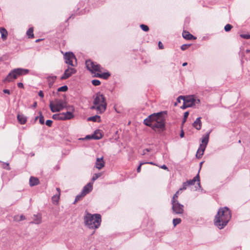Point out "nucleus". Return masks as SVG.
Here are the masks:
<instances>
[{
	"instance_id": "nucleus-53",
	"label": "nucleus",
	"mask_w": 250,
	"mask_h": 250,
	"mask_svg": "<svg viewBox=\"0 0 250 250\" xmlns=\"http://www.w3.org/2000/svg\"><path fill=\"white\" fill-rule=\"evenodd\" d=\"M20 220L19 221H21V220H23L25 219V216L23 215H21L20 217Z\"/></svg>"
},
{
	"instance_id": "nucleus-42",
	"label": "nucleus",
	"mask_w": 250,
	"mask_h": 250,
	"mask_svg": "<svg viewBox=\"0 0 250 250\" xmlns=\"http://www.w3.org/2000/svg\"><path fill=\"white\" fill-rule=\"evenodd\" d=\"M188 107H190L189 106V104H187L185 102L183 101V105L181 106V108L182 109H186Z\"/></svg>"
},
{
	"instance_id": "nucleus-28",
	"label": "nucleus",
	"mask_w": 250,
	"mask_h": 250,
	"mask_svg": "<svg viewBox=\"0 0 250 250\" xmlns=\"http://www.w3.org/2000/svg\"><path fill=\"white\" fill-rule=\"evenodd\" d=\"M68 89L66 85H63L57 89V92H66Z\"/></svg>"
},
{
	"instance_id": "nucleus-36",
	"label": "nucleus",
	"mask_w": 250,
	"mask_h": 250,
	"mask_svg": "<svg viewBox=\"0 0 250 250\" xmlns=\"http://www.w3.org/2000/svg\"><path fill=\"white\" fill-rule=\"evenodd\" d=\"M59 120H66V118L64 116L63 113H59Z\"/></svg>"
},
{
	"instance_id": "nucleus-56",
	"label": "nucleus",
	"mask_w": 250,
	"mask_h": 250,
	"mask_svg": "<svg viewBox=\"0 0 250 250\" xmlns=\"http://www.w3.org/2000/svg\"><path fill=\"white\" fill-rule=\"evenodd\" d=\"M203 163H204V162H201L200 163V164H199V166H200V169H201V167H202V165H203Z\"/></svg>"
},
{
	"instance_id": "nucleus-49",
	"label": "nucleus",
	"mask_w": 250,
	"mask_h": 250,
	"mask_svg": "<svg viewBox=\"0 0 250 250\" xmlns=\"http://www.w3.org/2000/svg\"><path fill=\"white\" fill-rule=\"evenodd\" d=\"M161 168H162V169H165V170H168V169L167 167L165 165H163V166H162L161 167Z\"/></svg>"
},
{
	"instance_id": "nucleus-25",
	"label": "nucleus",
	"mask_w": 250,
	"mask_h": 250,
	"mask_svg": "<svg viewBox=\"0 0 250 250\" xmlns=\"http://www.w3.org/2000/svg\"><path fill=\"white\" fill-rule=\"evenodd\" d=\"M56 77L54 76L48 77V84L50 87H51L52 85H53L54 82L55 80H56Z\"/></svg>"
},
{
	"instance_id": "nucleus-33",
	"label": "nucleus",
	"mask_w": 250,
	"mask_h": 250,
	"mask_svg": "<svg viewBox=\"0 0 250 250\" xmlns=\"http://www.w3.org/2000/svg\"><path fill=\"white\" fill-rule=\"evenodd\" d=\"M140 27L143 31H144L145 32H147L149 30V27L146 25L143 24H141Z\"/></svg>"
},
{
	"instance_id": "nucleus-52",
	"label": "nucleus",
	"mask_w": 250,
	"mask_h": 250,
	"mask_svg": "<svg viewBox=\"0 0 250 250\" xmlns=\"http://www.w3.org/2000/svg\"><path fill=\"white\" fill-rule=\"evenodd\" d=\"M3 92L5 94H10V90L9 89H4Z\"/></svg>"
},
{
	"instance_id": "nucleus-19",
	"label": "nucleus",
	"mask_w": 250,
	"mask_h": 250,
	"mask_svg": "<svg viewBox=\"0 0 250 250\" xmlns=\"http://www.w3.org/2000/svg\"><path fill=\"white\" fill-rule=\"evenodd\" d=\"M183 37L187 40L195 39L196 37L190 34L188 31H184L182 33Z\"/></svg>"
},
{
	"instance_id": "nucleus-55",
	"label": "nucleus",
	"mask_w": 250,
	"mask_h": 250,
	"mask_svg": "<svg viewBox=\"0 0 250 250\" xmlns=\"http://www.w3.org/2000/svg\"><path fill=\"white\" fill-rule=\"evenodd\" d=\"M37 105V104L36 102H35L32 105V107L35 108Z\"/></svg>"
},
{
	"instance_id": "nucleus-18",
	"label": "nucleus",
	"mask_w": 250,
	"mask_h": 250,
	"mask_svg": "<svg viewBox=\"0 0 250 250\" xmlns=\"http://www.w3.org/2000/svg\"><path fill=\"white\" fill-rule=\"evenodd\" d=\"M92 139L99 140L102 138V135L100 130H96L91 136Z\"/></svg>"
},
{
	"instance_id": "nucleus-61",
	"label": "nucleus",
	"mask_w": 250,
	"mask_h": 250,
	"mask_svg": "<svg viewBox=\"0 0 250 250\" xmlns=\"http://www.w3.org/2000/svg\"><path fill=\"white\" fill-rule=\"evenodd\" d=\"M41 40H40V39H38V40H37L36 41V42H40Z\"/></svg>"
},
{
	"instance_id": "nucleus-44",
	"label": "nucleus",
	"mask_w": 250,
	"mask_h": 250,
	"mask_svg": "<svg viewBox=\"0 0 250 250\" xmlns=\"http://www.w3.org/2000/svg\"><path fill=\"white\" fill-rule=\"evenodd\" d=\"M184 96L181 95L177 99V103H180L181 100L184 101Z\"/></svg>"
},
{
	"instance_id": "nucleus-2",
	"label": "nucleus",
	"mask_w": 250,
	"mask_h": 250,
	"mask_svg": "<svg viewBox=\"0 0 250 250\" xmlns=\"http://www.w3.org/2000/svg\"><path fill=\"white\" fill-rule=\"evenodd\" d=\"M231 217V212L228 208H221L215 216L214 225L219 229H222L227 225Z\"/></svg>"
},
{
	"instance_id": "nucleus-3",
	"label": "nucleus",
	"mask_w": 250,
	"mask_h": 250,
	"mask_svg": "<svg viewBox=\"0 0 250 250\" xmlns=\"http://www.w3.org/2000/svg\"><path fill=\"white\" fill-rule=\"evenodd\" d=\"M85 64L87 69L92 74H94V76L96 77L106 80L110 76V74L108 72L102 73L101 65L90 60L86 61Z\"/></svg>"
},
{
	"instance_id": "nucleus-48",
	"label": "nucleus",
	"mask_w": 250,
	"mask_h": 250,
	"mask_svg": "<svg viewBox=\"0 0 250 250\" xmlns=\"http://www.w3.org/2000/svg\"><path fill=\"white\" fill-rule=\"evenodd\" d=\"M158 46L160 49H163L164 46L162 43L161 42H159L158 43Z\"/></svg>"
},
{
	"instance_id": "nucleus-43",
	"label": "nucleus",
	"mask_w": 250,
	"mask_h": 250,
	"mask_svg": "<svg viewBox=\"0 0 250 250\" xmlns=\"http://www.w3.org/2000/svg\"><path fill=\"white\" fill-rule=\"evenodd\" d=\"M179 191H177L175 194L174 195L172 200H171V202L173 201H177L176 200V198H177L178 197V194H179Z\"/></svg>"
},
{
	"instance_id": "nucleus-17",
	"label": "nucleus",
	"mask_w": 250,
	"mask_h": 250,
	"mask_svg": "<svg viewBox=\"0 0 250 250\" xmlns=\"http://www.w3.org/2000/svg\"><path fill=\"white\" fill-rule=\"evenodd\" d=\"M17 119L21 125L25 124L27 121V118L23 114H18Z\"/></svg>"
},
{
	"instance_id": "nucleus-38",
	"label": "nucleus",
	"mask_w": 250,
	"mask_h": 250,
	"mask_svg": "<svg viewBox=\"0 0 250 250\" xmlns=\"http://www.w3.org/2000/svg\"><path fill=\"white\" fill-rule=\"evenodd\" d=\"M241 38L245 39H249L250 38V35L248 34H241L240 35Z\"/></svg>"
},
{
	"instance_id": "nucleus-35",
	"label": "nucleus",
	"mask_w": 250,
	"mask_h": 250,
	"mask_svg": "<svg viewBox=\"0 0 250 250\" xmlns=\"http://www.w3.org/2000/svg\"><path fill=\"white\" fill-rule=\"evenodd\" d=\"M92 83L95 86H98L100 84L101 82L99 80H93L92 81Z\"/></svg>"
},
{
	"instance_id": "nucleus-6",
	"label": "nucleus",
	"mask_w": 250,
	"mask_h": 250,
	"mask_svg": "<svg viewBox=\"0 0 250 250\" xmlns=\"http://www.w3.org/2000/svg\"><path fill=\"white\" fill-rule=\"evenodd\" d=\"M93 104L94 105L91 107V109H96L98 113H103L106 107V103L104 95H97L95 98Z\"/></svg>"
},
{
	"instance_id": "nucleus-31",
	"label": "nucleus",
	"mask_w": 250,
	"mask_h": 250,
	"mask_svg": "<svg viewBox=\"0 0 250 250\" xmlns=\"http://www.w3.org/2000/svg\"><path fill=\"white\" fill-rule=\"evenodd\" d=\"M102 175V172L94 174L92 178V181H94L96 180L98 178L100 177Z\"/></svg>"
},
{
	"instance_id": "nucleus-50",
	"label": "nucleus",
	"mask_w": 250,
	"mask_h": 250,
	"mask_svg": "<svg viewBox=\"0 0 250 250\" xmlns=\"http://www.w3.org/2000/svg\"><path fill=\"white\" fill-rule=\"evenodd\" d=\"M184 135H185L184 132L183 130H182L181 131V133L180 134V137H181V138L184 137Z\"/></svg>"
},
{
	"instance_id": "nucleus-39",
	"label": "nucleus",
	"mask_w": 250,
	"mask_h": 250,
	"mask_svg": "<svg viewBox=\"0 0 250 250\" xmlns=\"http://www.w3.org/2000/svg\"><path fill=\"white\" fill-rule=\"evenodd\" d=\"M188 186V184H187V182H184L183 184L182 188H180L179 190H185L187 188Z\"/></svg>"
},
{
	"instance_id": "nucleus-59",
	"label": "nucleus",
	"mask_w": 250,
	"mask_h": 250,
	"mask_svg": "<svg viewBox=\"0 0 250 250\" xmlns=\"http://www.w3.org/2000/svg\"><path fill=\"white\" fill-rule=\"evenodd\" d=\"M38 94H43V92L42 90H40L38 92Z\"/></svg>"
},
{
	"instance_id": "nucleus-63",
	"label": "nucleus",
	"mask_w": 250,
	"mask_h": 250,
	"mask_svg": "<svg viewBox=\"0 0 250 250\" xmlns=\"http://www.w3.org/2000/svg\"><path fill=\"white\" fill-rule=\"evenodd\" d=\"M246 52H247V53H250V50H248V49H247V50H246Z\"/></svg>"
},
{
	"instance_id": "nucleus-15",
	"label": "nucleus",
	"mask_w": 250,
	"mask_h": 250,
	"mask_svg": "<svg viewBox=\"0 0 250 250\" xmlns=\"http://www.w3.org/2000/svg\"><path fill=\"white\" fill-rule=\"evenodd\" d=\"M104 166V162L103 161V157L97 158L96 162L95 167L99 169H102Z\"/></svg>"
},
{
	"instance_id": "nucleus-27",
	"label": "nucleus",
	"mask_w": 250,
	"mask_h": 250,
	"mask_svg": "<svg viewBox=\"0 0 250 250\" xmlns=\"http://www.w3.org/2000/svg\"><path fill=\"white\" fill-rule=\"evenodd\" d=\"M85 196V195L83 194V192H81V193L80 194L76 196L74 204H75L76 202L82 200V198L84 197Z\"/></svg>"
},
{
	"instance_id": "nucleus-22",
	"label": "nucleus",
	"mask_w": 250,
	"mask_h": 250,
	"mask_svg": "<svg viewBox=\"0 0 250 250\" xmlns=\"http://www.w3.org/2000/svg\"><path fill=\"white\" fill-rule=\"evenodd\" d=\"M87 121L99 122L100 121V117L98 115L90 117L87 118Z\"/></svg>"
},
{
	"instance_id": "nucleus-10",
	"label": "nucleus",
	"mask_w": 250,
	"mask_h": 250,
	"mask_svg": "<svg viewBox=\"0 0 250 250\" xmlns=\"http://www.w3.org/2000/svg\"><path fill=\"white\" fill-rule=\"evenodd\" d=\"M64 58L66 63L71 66L75 65L73 62V60H75L76 61V59L75 55L72 52H66L64 55Z\"/></svg>"
},
{
	"instance_id": "nucleus-11",
	"label": "nucleus",
	"mask_w": 250,
	"mask_h": 250,
	"mask_svg": "<svg viewBox=\"0 0 250 250\" xmlns=\"http://www.w3.org/2000/svg\"><path fill=\"white\" fill-rule=\"evenodd\" d=\"M76 72L77 71L75 68L68 67V68L65 70L63 75L61 77V79H66L70 77L72 74L76 73Z\"/></svg>"
},
{
	"instance_id": "nucleus-37",
	"label": "nucleus",
	"mask_w": 250,
	"mask_h": 250,
	"mask_svg": "<svg viewBox=\"0 0 250 250\" xmlns=\"http://www.w3.org/2000/svg\"><path fill=\"white\" fill-rule=\"evenodd\" d=\"M190 46V44H183L181 46V50H186L187 49H188V47H189Z\"/></svg>"
},
{
	"instance_id": "nucleus-4",
	"label": "nucleus",
	"mask_w": 250,
	"mask_h": 250,
	"mask_svg": "<svg viewBox=\"0 0 250 250\" xmlns=\"http://www.w3.org/2000/svg\"><path fill=\"white\" fill-rule=\"evenodd\" d=\"M101 221V216L100 214L92 215L89 213H87L84 217L85 225L89 229H97L100 226Z\"/></svg>"
},
{
	"instance_id": "nucleus-60",
	"label": "nucleus",
	"mask_w": 250,
	"mask_h": 250,
	"mask_svg": "<svg viewBox=\"0 0 250 250\" xmlns=\"http://www.w3.org/2000/svg\"><path fill=\"white\" fill-rule=\"evenodd\" d=\"M41 98H43L44 95H39Z\"/></svg>"
},
{
	"instance_id": "nucleus-16",
	"label": "nucleus",
	"mask_w": 250,
	"mask_h": 250,
	"mask_svg": "<svg viewBox=\"0 0 250 250\" xmlns=\"http://www.w3.org/2000/svg\"><path fill=\"white\" fill-rule=\"evenodd\" d=\"M201 117L197 118L192 124L193 126L197 130H200L201 129L202 123L201 122Z\"/></svg>"
},
{
	"instance_id": "nucleus-34",
	"label": "nucleus",
	"mask_w": 250,
	"mask_h": 250,
	"mask_svg": "<svg viewBox=\"0 0 250 250\" xmlns=\"http://www.w3.org/2000/svg\"><path fill=\"white\" fill-rule=\"evenodd\" d=\"M232 28V26L231 25L229 24H227V25H225L224 29L225 31L229 32L231 29Z\"/></svg>"
},
{
	"instance_id": "nucleus-29",
	"label": "nucleus",
	"mask_w": 250,
	"mask_h": 250,
	"mask_svg": "<svg viewBox=\"0 0 250 250\" xmlns=\"http://www.w3.org/2000/svg\"><path fill=\"white\" fill-rule=\"evenodd\" d=\"M39 118V122L41 125H43L44 124V119L43 116L42 115V113H40V115L39 117H36L35 118V120H37L38 118Z\"/></svg>"
},
{
	"instance_id": "nucleus-62",
	"label": "nucleus",
	"mask_w": 250,
	"mask_h": 250,
	"mask_svg": "<svg viewBox=\"0 0 250 250\" xmlns=\"http://www.w3.org/2000/svg\"><path fill=\"white\" fill-rule=\"evenodd\" d=\"M144 151H146V152H148L149 150L148 149L146 148V149H145Z\"/></svg>"
},
{
	"instance_id": "nucleus-7",
	"label": "nucleus",
	"mask_w": 250,
	"mask_h": 250,
	"mask_svg": "<svg viewBox=\"0 0 250 250\" xmlns=\"http://www.w3.org/2000/svg\"><path fill=\"white\" fill-rule=\"evenodd\" d=\"M67 104L64 96L63 99L57 98L53 101H50L49 107L52 112H57L67 107Z\"/></svg>"
},
{
	"instance_id": "nucleus-30",
	"label": "nucleus",
	"mask_w": 250,
	"mask_h": 250,
	"mask_svg": "<svg viewBox=\"0 0 250 250\" xmlns=\"http://www.w3.org/2000/svg\"><path fill=\"white\" fill-rule=\"evenodd\" d=\"M34 216L36 218L34 221V223L39 224L41 222V216L40 215H35Z\"/></svg>"
},
{
	"instance_id": "nucleus-54",
	"label": "nucleus",
	"mask_w": 250,
	"mask_h": 250,
	"mask_svg": "<svg viewBox=\"0 0 250 250\" xmlns=\"http://www.w3.org/2000/svg\"><path fill=\"white\" fill-rule=\"evenodd\" d=\"M91 136V135H87L85 137V139H92V138Z\"/></svg>"
},
{
	"instance_id": "nucleus-46",
	"label": "nucleus",
	"mask_w": 250,
	"mask_h": 250,
	"mask_svg": "<svg viewBox=\"0 0 250 250\" xmlns=\"http://www.w3.org/2000/svg\"><path fill=\"white\" fill-rule=\"evenodd\" d=\"M52 118L54 120H59V114H54L52 116Z\"/></svg>"
},
{
	"instance_id": "nucleus-9",
	"label": "nucleus",
	"mask_w": 250,
	"mask_h": 250,
	"mask_svg": "<svg viewBox=\"0 0 250 250\" xmlns=\"http://www.w3.org/2000/svg\"><path fill=\"white\" fill-rule=\"evenodd\" d=\"M171 204L173 213L175 214H182L183 213L184 206L179 203L178 201H173Z\"/></svg>"
},
{
	"instance_id": "nucleus-23",
	"label": "nucleus",
	"mask_w": 250,
	"mask_h": 250,
	"mask_svg": "<svg viewBox=\"0 0 250 250\" xmlns=\"http://www.w3.org/2000/svg\"><path fill=\"white\" fill-rule=\"evenodd\" d=\"M63 113L64 114V116L66 118V120H70L74 117V115L71 111H67Z\"/></svg>"
},
{
	"instance_id": "nucleus-40",
	"label": "nucleus",
	"mask_w": 250,
	"mask_h": 250,
	"mask_svg": "<svg viewBox=\"0 0 250 250\" xmlns=\"http://www.w3.org/2000/svg\"><path fill=\"white\" fill-rule=\"evenodd\" d=\"M188 115H189V113L188 111L184 113L183 121V123L186 122L187 118H188Z\"/></svg>"
},
{
	"instance_id": "nucleus-1",
	"label": "nucleus",
	"mask_w": 250,
	"mask_h": 250,
	"mask_svg": "<svg viewBox=\"0 0 250 250\" xmlns=\"http://www.w3.org/2000/svg\"><path fill=\"white\" fill-rule=\"evenodd\" d=\"M164 114H166V112L161 111L152 114L144 120V124L150 127L153 130L160 129L164 130L165 128Z\"/></svg>"
},
{
	"instance_id": "nucleus-13",
	"label": "nucleus",
	"mask_w": 250,
	"mask_h": 250,
	"mask_svg": "<svg viewBox=\"0 0 250 250\" xmlns=\"http://www.w3.org/2000/svg\"><path fill=\"white\" fill-rule=\"evenodd\" d=\"M92 188L93 184L91 183H89L83 187L82 192H83V194L86 195L92 191Z\"/></svg>"
},
{
	"instance_id": "nucleus-58",
	"label": "nucleus",
	"mask_w": 250,
	"mask_h": 250,
	"mask_svg": "<svg viewBox=\"0 0 250 250\" xmlns=\"http://www.w3.org/2000/svg\"><path fill=\"white\" fill-rule=\"evenodd\" d=\"M188 65V63H187V62H184V63H183V64H182V65H183V66H186V65Z\"/></svg>"
},
{
	"instance_id": "nucleus-45",
	"label": "nucleus",
	"mask_w": 250,
	"mask_h": 250,
	"mask_svg": "<svg viewBox=\"0 0 250 250\" xmlns=\"http://www.w3.org/2000/svg\"><path fill=\"white\" fill-rule=\"evenodd\" d=\"M3 168L7 169V170H10V168L9 167V164L8 163H6V164H3Z\"/></svg>"
},
{
	"instance_id": "nucleus-64",
	"label": "nucleus",
	"mask_w": 250,
	"mask_h": 250,
	"mask_svg": "<svg viewBox=\"0 0 250 250\" xmlns=\"http://www.w3.org/2000/svg\"><path fill=\"white\" fill-rule=\"evenodd\" d=\"M145 153H146V151H144V150L143 155L145 154Z\"/></svg>"
},
{
	"instance_id": "nucleus-47",
	"label": "nucleus",
	"mask_w": 250,
	"mask_h": 250,
	"mask_svg": "<svg viewBox=\"0 0 250 250\" xmlns=\"http://www.w3.org/2000/svg\"><path fill=\"white\" fill-rule=\"evenodd\" d=\"M144 164H145L144 163H140V165L138 166V167H137V171L138 172H140L141 168V166H142V165H143Z\"/></svg>"
},
{
	"instance_id": "nucleus-5",
	"label": "nucleus",
	"mask_w": 250,
	"mask_h": 250,
	"mask_svg": "<svg viewBox=\"0 0 250 250\" xmlns=\"http://www.w3.org/2000/svg\"><path fill=\"white\" fill-rule=\"evenodd\" d=\"M29 70L27 69L21 68H15L12 70L6 77L2 80L4 83H7L13 82L19 76L27 74L29 73Z\"/></svg>"
},
{
	"instance_id": "nucleus-24",
	"label": "nucleus",
	"mask_w": 250,
	"mask_h": 250,
	"mask_svg": "<svg viewBox=\"0 0 250 250\" xmlns=\"http://www.w3.org/2000/svg\"><path fill=\"white\" fill-rule=\"evenodd\" d=\"M26 35L28 36V38L29 39L33 38L34 37L33 27H31L28 29L26 32Z\"/></svg>"
},
{
	"instance_id": "nucleus-12",
	"label": "nucleus",
	"mask_w": 250,
	"mask_h": 250,
	"mask_svg": "<svg viewBox=\"0 0 250 250\" xmlns=\"http://www.w3.org/2000/svg\"><path fill=\"white\" fill-rule=\"evenodd\" d=\"M193 95H189L188 96H184V101L188 104L189 106H192L195 104V100L193 97Z\"/></svg>"
},
{
	"instance_id": "nucleus-21",
	"label": "nucleus",
	"mask_w": 250,
	"mask_h": 250,
	"mask_svg": "<svg viewBox=\"0 0 250 250\" xmlns=\"http://www.w3.org/2000/svg\"><path fill=\"white\" fill-rule=\"evenodd\" d=\"M0 32L1 33V39L3 41H5L8 36V32L4 27H0Z\"/></svg>"
},
{
	"instance_id": "nucleus-8",
	"label": "nucleus",
	"mask_w": 250,
	"mask_h": 250,
	"mask_svg": "<svg viewBox=\"0 0 250 250\" xmlns=\"http://www.w3.org/2000/svg\"><path fill=\"white\" fill-rule=\"evenodd\" d=\"M208 140H209V134H208L203 136L202 140V144H200V147L198 148V149L197 151V153H196V156L197 158L199 159L202 157V156L204 154V152L206 149V146L208 142Z\"/></svg>"
},
{
	"instance_id": "nucleus-41",
	"label": "nucleus",
	"mask_w": 250,
	"mask_h": 250,
	"mask_svg": "<svg viewBox=\"0 0 250 250\" xmlns=\"http://www.w3.org/2000/svg\"><path fill=\"white\" fill-rule=\"evenodd\" d=\"M53 121L51 120H47L46 121L45 124L46 125H47L49 127H51L52 125Z\"/></svg>"
},
{
	"instance_id": "nucleus-20",
	"label": "nucleus",
	"mask_w": 250,
	"mask_h": 250,
	"mask_svg": "<svg viewBox=\"0 0 250 250\" xmlns=\"http://www.w3.org/2000/svg\"><path fill=\"white\" fill-rule=\"evenodd\" d=\"M39 184V180L37 178L31 176L29 179V185L31 187L38 185Z\"/></svg>"
},
{
	"instance_id": "nucleus-57",
	"label": "nucleus",
	"mask_w": 250,
	"mask_h": 250,
	"mask_svg": "<svg viewBox=\"0 0 250 250\" xmlns=\"http://www.w3.org/2000/svg\"><path fill=\"white\" fill-rule=\"evenodd\" d=\"M56 190H57V191L58 192V194H59V193H60L61 190H60V188H56Z\"/></svg>"
},
{
	"instance_id": "nucleus-32",
	"label": "nucleus",
	"mask_w": 250,
	"mask_h": 250,
	"mask_svg": "<svg viewBox=\"0 0 250 250\" xmlns=\"http://www.w3.org/2000/svg\"><path fill=\"white\" fill-rule=\"evenodd\" d=\"M181 219L180 218H174L173 219V224L174 227H175L178 224H180L181 222Z\"/></svg>"
},
{
	"instance_id": "nucleus-26",
	"label": "nucleus",
	"mask_w": 250,
	"mask_h": 250,
	"mask_svg": "<svg viewBox=\"0 0 250 250\" xmlns=\"http://www.w3.org/2000/svg\"><path fill=\"white\" fill-rule=\"evenodd\" d=\"M60 193L54 195L52 198V202L54 204H57L60 199Z\"/></svg>"
},
{
	"instance_id": "nucleus-14",
	"label": "nucleus",
	"mask_w": 250,
	"mask_h": 250,
	"mask_svg": "<svg viewBox=\"0 0 250 250\" xmlns=\"http://www.w3.org/2000/svg\"><path fill=\"white\" fill-rule=\"evenodd\" d=\"M198 182V185L200 188H201L200 183V177L199 173H198L196 176H195L193 179L189 180L187 181V184L188 185V186L194 185L195 184V182Z\"/></svg>"
},
{
	"instance_id": "nucleus-51",
	"label": "nucleus",
	"mask_w": 250,
	"mask_h": 250,
	"mask_svg": "<svg viewBox=\"0 0 250 250\" xmlns=\"http://www.w3.org/2000/svg\"><path fill=\"white\" fill-rule=\"evenodd\" d=\"M18 86L19 88H22L23 87V83H18Z\"/></svg>"
}]
</instances>
